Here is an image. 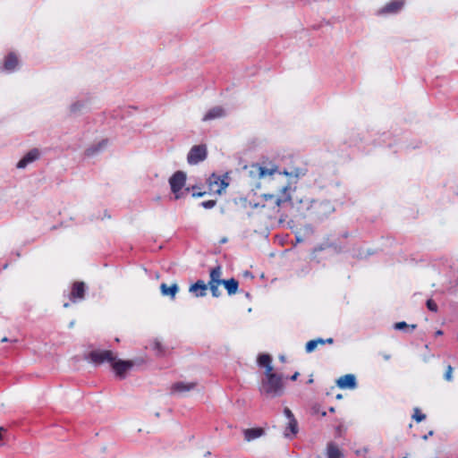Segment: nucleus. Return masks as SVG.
<instances>
[{
	"mask_svg": "<svg viewBox=\"0 0 458 458\" xmlns=\"http://www.w3.org/2000/svg\"><path fill=\"white\" fill-rule=\"evenodd\" d=\"M7 429L4 427H0V440L3 439V433H5Z\"/></svg>",
	"mask_w": 458,
	"mask_h": 458,
	"instance_id": "obj_33",
	"label": "nucleus"
},
{
	"mask_svg": "<svg viewBox=\"0 0 458 458\" xmlns=\"http://www.w3.org/2000/svg\"><path fill=\"white\" fill-rule=\"evenodd\" d=\"M208 288V284H206L203 280H198L190 286L189 292L194 297L199 298L207 295Z\"/></svg>",
	"mask_w": 458,
	"mask_h": 458,
	"instance_id": "obj_11",
	"label": "nucleus"
},
{
	"mask_svg": "<svg viewBox=\"0 0 458 458\" xmlns=\"http://www.w3.org/2000/svg\"><path fill=\"white\" fill-rule=\"evenodd\" d=\"M205 194H206L205 191H203V192L197 191V192H193L192 196L195 197V198H199V197L204 196Z\"/></svg>",
	"mask_w": 458,
	"mask_h": 458,
	"instance_id": "obj_32",
	"label": "nucleus"
},
{
	"mask_svg": "<svg viewBox=\"0 0 458 458\" xmlns=\"http://www.w3.org/2000/svg\"><path fill=\"white\" fill-rule=\"evenodd\" d=\"M225 112L223 107L214 106L207 112V114L204 115L202 120L204 122H207V121L214 120L216 118H221V117L225 116Z\"/></svg>",
	"mask_w": 458,
	"mask_h": 458,
	"instance_id": "obj_19",
	"label": "nucleus"
},
{
	"mask_svg": "<svg viewBox=\"0 0 458 458\" xmlns=\"http://www.w3.org/2000/svg\"><path fill=\"white\" fill-rule=\"evenodd\" d=\"M437 335H442V331H437Z\"/></svg>",
	"mask_w": 458,
	"mask_h": 458,
	"instance_id": "obj_42",
	"label": "nucleus"
},
{
	"mask_svg": "<svg viewBox=\"0 0 458 458\" xmlns=\"http://www.w3.org/2000/svg\"><path fill=\"white\" fill-rule=\"evenodd\" d=\"M197 386L196 382H176L171 386L172 393L184 394L194 389Z\"/></svg>",
	"mask_w": 458,
	"mask_h": 458,
	"instance_id": "obj_15",
	"label": "nucleus"
},
{
	"mask_svg": "<svg viewBox=\"0 0 458 458\" xmlns=\"http://www.w3.org/2000/svg\"><path fill=\"white\" fill-rule=\"evenodd\" d=\"M208 184L209 191L216 194H221L228 186V183L224 179H221L219 175L215 174L208 178Z\"/></svg>",
	"mask_w": 458,
	"mask_h": 458,
	"instance_id": "obj_9",
	"label": "nucleus"
},
{
	"mask_svg": "<svg viewBox=\"0 0 458 458\" xmlns=\"http://www.w3.org/2000/svg\"><path fill=\"white\" fill-rule=\"evenodd\" d=\"M337 386L342 389H353L356 387V377L352 374H346L340 377L336 381Z\"/></svg>",
	"mask_w": 458,
	"mask_h": 458,
	"instance_id": "obj_13",
	"label": "nucleus"
},
{
	"mask_svg": "<svg viewBox=\"0 0 458 458\" xmlns=\"http://www.w3.org/2000/svg\"><path fill=\"white\" fill-rule=\"evenodd\" d=\"M284 413L286 416L287 420L294 419V415L289 408L285 407L284 410Z\"/></svg>",
	"mask_w": 458,
	"mask_h": 458,
	"instance_id": "obj_30",
	"label": "nucleus"
},
{
	"mask_svg": "<svg viewBox=\"0 0 458 458\" xmlns=\"http://www.w3.org/2000/svg\"><path fill=\"white\" fill-rule=\"evenodd\" d=\"M427 308L433 312H437L438 310L437 304L432 299L427 301Z\"/></svg>",
	"mask_w": 458,
	"mask_h": 458,
	"instance_id": "obj_27",
	"label": "nucleus"
},
{
	"mask_svg": "<svg viewBox=\"0 0 458 458\" xmlns=\"http://www.w3.org/2000/svg\"><path fill=\"white\" fill-rule=\"evenodd\" d=\"M247 177L250 182L259 186L260 180L267 179V183H272L276 174H283L284 172H279L276 165L271 164L269 166H264L260 164L254 163L244 166Z\"/></svg>",
	"mask_w": 458,
	"mask_h": 458,
	"instance_id": "obj_2",
	"label": "nucleus"
},
{
	"mask_svg": "<svg viewBox=\"0 0 458 458\" xmlns=\"http://www.w3.org/2000/svg\"><path fill=\"white\" fill-rule=\"evenodd\" d=\"M316 341H318V345H319V344H320V345L325 344V340H324V339H322V338H317V339H316Z\"/></svg>",
	"mask_w": 458,
	"mask_h": 458,
	"instance_id": "obj_35",
	"label": "nucleus"
},
{
	"mask_svg": "<svg viewBox=\"0 0 458 458\" xmlns=\"http://www.w3.org/2000/svg\"><path fill=\"white\" fill-rule=\"evenodd\" d=\"M72 111H75V110H76V106H75V105L72 106Z\"/></svg>",
	"mask_w": 458,
	"mask_h": 458,
	"instance_id": "obj_38",
	"label": "nucleus"
},
{
	"mask_svg": "<svg viewBox=\"0 0 458 458\" xmlns=\"http://www.w3.org/2000/svg\"><path fill=\"white\" fill-rule=\"evenodd\" d=\"M207 148L205 145L193 146L188 153L187 161L190 165H197L207 157Z\"/></svg>",
	"mask_w": 458,
	"mask_h": 458,
	"instance_id": "obj_7",
	"label": "nucleus"
},
{
	"mask_svg": "<svg viewBox=\"0 0 458 458\" xmlns=\"http://www.w3.org/2000/svg\"><path fill=\"white\" fill-rule=\"evenodd\" d=\"M86 285L84 282H74L72 290L70 293V300L72 302H76L77 301H81L85 297Z\"/></svg>",
	"mask_w": 458,
	"mask_h": 458,
	"instance_id": "obj_10",
	"label": "nucleus"
},
{
	"mask_svg": "<svg viewBox=\"0 0 458 458\" xmlns=\"http://www.w3.org/2000/svg\"><path fill=\"white\" fill-rule=\"evenodd\" d=\"M329 411H330L331 412H334V411H335V408L331 407Z\"/></svg>",
	"mask_w": 458,
	"mask_h": 458,
	"instance_id": "obj_39",
	"label": "nucleus"
},
{
	"mask_svg": "<svg viewBox=\"0 0 458 458\" xmlns=\"http://www.w3.org/2000/svg\"><path fill=\"white\" fill-rule=\"evenodd\" d=\"M326 414H327L326 411L322 412V416H326Z\"/></svg>",
	"mask_w": 458,
	"mask_h": 458,
	"instance_id": "obj_43",
	"label": "nucleus"
},
{
	"mask_svg": "<svg viewBox=\"0 0 458 458\" xmlns=\"http://www.w3.org/2000/svg\"><path fill=\"white\" fill-rule=\"evenodd\" d=\"M453 367L451 365H448L445 370V373L444 375V377L446 381H452L453 379Z\"/></svg>",
	"mask_w": 458,
	"mask_h": 458,
	"instance_id": "obj_28",
	"label": "nucleus"
},
{
	"mask_svg": "<svg viewBox=\"0 0 458 458\" xmlns=\"http://www.w3.org/2000/svg\"><path fill=\"white\" fill-rule=\"evenodd\" d=\"M64 307L67 308V307H69V304L68 303H64Z\"/></svg>",
	"mask_w": 458,
	"mask_h": 458,
	"instance_id": "obj_41",
	"label": "nucleus"
},
{
	"mask_svg": "<svg viewBox=\"0 0 458 458\" xmlns=\"http://www.w3.org/2000/svg\"><path fill=\"white\" fill-rule=\"evenodd\" d=\"M327 458H344L342 449L334 442H329L326 447Z\"/></svg>",
	"mask_w": 458,
	"mask_h": 458,
	"instance_id": "obj_16",
	"label": "nucleus"
},
{
	"mask_svg": "<svg viewBox=\"0 0 458 458\" xmlns=\"http://www.w3.org/2000/svg\"><path fill=\"white\" fill-rule=\"evenodd\" d=\"M280 360H281L282 361H284V356H281V357H280Z\"/></svg>",
	"mask_w": 458,
	"mask_h": 458,
	"instance_id": "obj_40",
	"label": "nucleus"
},
{
	"mask_svg": "<svg viewBox=\"0 0 458 458\" xmlns=\"http://www.w3.org/2000/svg\"><path fill=\"white\" fill-rule=\"evenodd\" d=\"M179 291L178 284L176 283L167 285L165 283L160 284V292L164 296H169L171 299H174L176 293Z\"/></svg>",
	"mask_w": 458,
	"mask_h": 458,
	"instance_id": "obj_18",
	"label": "nucleus"
},
{
	"mask_svg": "<svg viewBox=\"0 0 458 458\" xmlns=\"http://www.w3.org/2000/svg\"><path fill=\"white\" fill-rule=\"evenodd\" d=\"M302 175L304 173L298 169L291 173L284 171L283 174H276L272 183L268 184L269 189L275 193L263 194L261 204H255L254 208L260 206L261 208L267 209L269 216L280 215L288 217V215L281 213V210L285 205H290L291 216L293 217L305 216L307 214L317 217L322 216L331 207L328 202L313 200L301 191H298L296 184Z\"/></svg>",
	"mask_w": 458,
	"mask_h": 458,
	"instance_id": "obj_1",
	"label": "nucleus"
},
{
	"mask_svg": "<svg viewBox=\"0 0 458 458\" xmlns=\"http://www.w3.org/2000/svg\"><path fill=\"white\" fill-rule=\"evenodd\" d=\"M1 342H2V343L8 342V338H7V337H3V338L1 339Z\"/></svg>",
	"mask_w": 458,
	"mask_h": 458,
	"instance_id": "obj_37",
	"label": "nucleus"
},
{
	"mask_svg": "<svg viewBox=\"0 0 458 458\" xmlns=\"http://www.w3.org/2000/svg\"><path fill=\"white\" fill-rule=\"evenodd\" d=\"M299 375H300V374H299V372H295V373H294V374L290 377V378H291V380H293V381L296 380V379L298 378Z\"/></svg>",
	"mask_w": 458,
	"mask_h": 458,
	"instance_id": "obj_34",
	"label": "nucleus"
},
{
	"mask_svg": "<svg viewBox=\"0 0 458 458\" xmlns=\"http://www.w3.org/2000/svg\"><path fill=\"white\" fill-rule=\"evenodd\" d=\"M19 64L18 57L14 53H9L4 60L3 70L6 72H13Z\"/></svg>",
	"mask_w": 458,
	"mask_h": 458,
	"instance_id": "obj_17",
	"label": "nucleus"
},
{
	"mask_svg": "<svg viewBox=\"0 0 458 458\" xmlns=\"http://www.w3.org/2000/svg\"><path fill=\"white\" fill-rule=\"evenodd\" d=\"M298 433V422L296 420V419H291V420H288V423H287V426L284 429V436L285 437H295L296 434Z\"/></svg>",
	"mask_w": 458,
	"mask_h": 458,
	"instance_id": "obj_22",
	"label": "nucleus"
},
{
	"mask_svg": "<svg viewBox=\"0 0 458 458\" xmlns=\"http://www.w3.org/2000/svg\"><path fill=\"white\" fill-rule=\"evenodd\" d=\"M258 363L260 367H265L266 369H273L272 358L269 354H259L258 357Z\"/></svg>",
	"mask_w": 458,
	"mask_h": 458,
	"instance_id": "obj_24",
	"label": "nucleus"
},
{
	"mask_svg": "<svg viewBox=\"0 0 458 458\" xmlns=\"http://www.w3.org/2000/svg\"><path fill=\"white\" fill-rule=\"evenodd\" d=\"M222 284L225 286L229 295L235 294L238 291L239 282L234 278L224 280Z\"/></svg>",
	"mask_w": 458,
	"mask_h": 458,
	"instance_id": "obj_21",
	"label": "nucleus"
},
{
	"mask_svg": "<svg viewBox=\"0 0 458 458\" xmlns=\"http://www.w3.org/2000/svg\"><path fill=\"white\" fill-rule=\"evenodd\" d=\"M284 391V383L282 376L274 372V369L265 370V378L260 385V392L266 395H281Z\"/></svg>",
	"mask_w": 458,
	"mask_h": 458,
	"instance_id": "obj_3",
	"label": "nucleus"
},
{
	"mask_svg": "<svg viewBox=\"0 0 458 458\" xmlns=\"http://www.w3.org/2000/svg\"><path fill=\"white\" fill-rule=\"evenodd\" d=\"M216 200H207L201 203V206L205 208H212L216 206Z\"/></svg>",
	"mask_w": 458,
	"mask_h": 458,
	"instance_id": "obj_29",
	"label": "nucleus"
},
{
	"mask_svg": "<svg viewBox=\"0 0 458 458\" xmlns=\"http://www.w3.org/2000/svg\"><path fill=\"white\" fill-rule=\"evenodd\" d=\"M327 343V344H333L334 343V339L333 338H327L325 340V344Z\"/></svg>",
	"mask_w": 458,
	"mask_h": 458,
	"instance_id": "obj_36",
	"label": "nucleus"
},
{
	"mask_svg": "<svg viewBox=\"0 0 458 458\" xmlns=\"http://www.w3.org/2000/svg\"><path fill=\"white\" fill-rule=\"evenodd\" d=\"M404 2L403 0H393L387 3L383 8L378 11L379 14L396 13L403 6Z\"/></svg>",
	"mask_w": 458,
	"mask_h": 458,
	"instance_id": "obj_14",
	"label": "nucleus"
},
{
	"mask_svg": "<svg viewBox=\"0 0 458 458\" xmlns=\"http://www.w3.org/2000/svg\"><path fill=\"white\" fill-rule=\"evenodd\" d=\"M407 327V324L404 321L398 322L394 325L395 329H403Z\"/></svg>",
	"mask_w": 458,
	"mask_h": 458,
	"instance_id": "obj_31",
	"label": "nucleus"
},
{
	"mask_svg": "<svg viewBox=\"0 0 458 458\" xmlns=\"http://www.w3.org/2000/svg\"><path fill=\"white\" fill-rule=\"evenodd\" d=\"M265 433V430L262 428H247L243 430L244 439L247 442L252 441L256 438L260 437Z\"/></svg>",
	"mask_w": 458,
	"mask_h": 458,
	"instance_id": "obj_20",
	"label": "nucleus"
},
{
	"mask_svg": "<svg viewBox=\"0 0 458 458\" xmlns=\"http://www.w3.org/2000/svg\"><path fill=\"white\" fill-rule=\"evenodd\" d=\"M134 363L132 360H116V359L111 364L115 376L121 379H123L126 377V372L131 369Z\"/></svg>",
	"mask_w": 458,
	"mask_h": 458,
	"instance_id": "obj_8",
	"label": "nucleus"
},
{
	"mask_svg": "<svg viewBox=\"0 0 458 458\" xmlns=\"http://www.w3.org/2000/svg\"><path fill=\"white\" fill-rule=\"evenodd\" d=\"M222 267L221 266H216L210 269L209 271V280L208 286L209 290L212 293L213 297H219L221 295V292L219 291V286L222 284L224 281L222 279Z\"/></svg>",
	"mask_w": 458,
	"mask_h": 458,
	"instance_id": "obj_5",
	"label": "nucleus"
},
{
	"mask_svg": "<svg viewBox=\"0 0 458 458\" xmlns=\"http://www.w3.org/2000/svg\"><path fill=\"white\" fill-rule=\"evenodd\" d=\"M107 144H108V140L106 139L102 140L97 145L88 148L85 151V154L88 157L94 156V155L98 154L99 151H101L102 149H104L107 146Z\"/></svg>",
	"mask_w": 458,
	"mask_h": 458,
	"instance_id": "obj_23",
	"label": "nucleus"
},
{
	"mask_svg": "<svg viewBox=\"0 0 458 458\" xmlns=\"http://www.w3.org/2000/svg\"><path fill=\"white\" fill-rule=\"evenodd\" d=\"M426 418V415L420 411L419 408H414L412 419L417 422H421Z\"/></svg>",
	"mask_w": 458,
	"mask_h": 458,
	"instance_id": "obj_25",
	"label": "nucleus"
},
{
	"mask_svg": "<svg viewBox=\"0 0 458 458\" xmlns=\"http://www.w3.org/2000/svg\"><path fill=\"white\" fill-rule=\"evenodd\" d=\"M40 152L38 148L30 149L16 165L19 169L25 168L29 164L38 159Z\"/></svg>",
	"mask_w": 458,
	"mask_h": 458,
	"instance_id": "obj_12",
	"label": "nucleus"
},
{
	"mask_svg": "<svg viewBox=\"0 0 458 458\" xmlns=\"http://www.w3.org/2000/svg\"><path fill=\"white\" fill-rule=\"evenodd\" d=\"M186 182V174L182 171L175 172L169 179V184L174 199H178L182 197V189Z\"/></svg>",
	"mask_w": 458,
	"mask_h": 458,
	"instance_id": "obj_4",
	"label": "nucleus"
},
{
	"mask_svg": "<svg viewBox=\"0 0 458 458\" xmlns=\"http://www.w3.org/2000/svg\"><path fill=\"white\" fill-rule=\"evenodd\" d=\"M88 359L95 365L106 362L111 365L116 359V355L110 350H94L89 353Z\"/></svg>",
	"mask_w": 458,
	"mask_h": 458,
	"instance_id": "obj_6",
	"label": "nucleus"
},
{
	"mask_svg": "<svg viewBox=\"0 0 458 458\" xmlns=\"http://www.w3.org/2000/svg\"><path fill=\"white\" fill-rule=\"evenodd\" d=\"M318 345V341L316 339L309 341L305 345V350L307 352H312Z\"/></svg>",
	"mask_w": 458,
	"mask_h": 458,
	"instance_id": "obj_26",
	"label": "nucleus"
}]
</instances>
